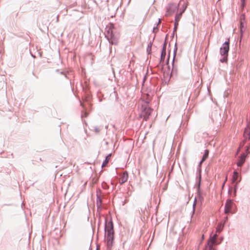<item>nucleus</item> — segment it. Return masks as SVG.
I'll list each match as a JSON object with an SVG mask.
<instances>
[{"label":"nucleus","instance_id":"32","mask_svg":"<svg viewBox=\"0 0 250 250\" xmlns=\"http://www.w3.org/2000/svg\"><path fill=\"white\" fill-rule=\"evenodd\" d=\"M202 239H204V234L202 235Z\"/></svg>","mask_w":250,"mask_h":250},{"label":"nucleus","instance_id":"36","mask_svg":"<svg viewBox=\"0 0 250 250\" xmlns=\"http://www.w3.org/2000/svg\"><path fill=\"white\" fill-rule=\"evenodd\" d=\"M240 148V147H239V148H238V150H237V152L239 151Z\"/></svg>","mask_w":250,"mask_h":250},{"label":"nucleus","instance_id":"20","mask_svg":"<svg viewBox=\"0 0 250 250\" xmlns=\"http://www.w3.org/2000/svg\"><path fill=\"white\" fill-rule=\"evenodd\" d=\"M166 55V51L165 50H162L161 54V58L160 60V63L162 62H164Z\"/></svg>","mask_w":250,"mask_h":250},{"label":"nucleus","instance_id":"16","mask_svg":"<svg viewBox=\"0 0 250 250\" xmlns=\"http://www.w3.org/2000/svg\"><path fill=\"white\" fill-rule=\"evenodd\" d=\"M224 223H219L216 227V232L220 233L223 229Z\"/></svg>","mask_w":250,"mask_h":250},{"label":"nucleus","instance_id":"19","mask_svg":"<svg viewBox=\"0 0 250 250\" xmlns=\"http://www.w3.org/2000/svg\"><path fill=\"white\" fill-rule=\"evenodd\" d=\"M102 200L100 195H97V207L98 208H100L102 205Z\"/></svg>","mask_w":250,"mask_h":250},{"label":"nucleus","instance_id":"8","mask_svg":"<svg viewBox=\"0 0 250 250\" xmlns=\"http://www.w3.org/2000/svg\"><path fill=\"white\" fill-rule=\"evenodd\" d=\"M105 234H112L114 233L113 229V224L111 220L107 222L105 220V226H104Z\"/></svg>","mask_w":250,"mask_h":250},{"label":"nucleus","instance_id":"5","mask_svg":"<svg viewBox=\"0 0 250 250\" xmlns=\"http://www.w3.org/2000/svg\"><path fill=\"white\" fill-rule=\"evenodd\" d=\"M229 49V40L226 41L220 49V53L221 55L228 56V52Z\"/></svg>","mask_w":250,"mask_h":250},{"label":"nucleus","instance_id":"17","mask_svg":"<svg viewBox=\"0 0 250 250\" xmlns=\"http://www.w3.org/2000/svg\"><path fill=\"white\" fill-rule=\"evenodd\" d=\"M175 22H174V30L173 32H175L177 30L178 26V22L180 20L181 17H175Z\"/></svg>","mask_w":250,"mask_h":250},{"label":"nucleus","instance_id":"38","mask_svg":"<svg viewBox=\"0 0 250 250\" xmlns=\"http://www.w3.org/2000/svg\"><path fill=\"white\" fill-rule=\"evenodd\" d=\"M105 186H104V187H106V186H107V185H106V184H104Z\"/></svg>","mask_w":250,"mask_h":250},{"label":"nucleus","instance_id":"18","mask_svg":"<svg viewBox=\"0 0 250 250\" xmlns=\"http://www.w3.org/2000/svg\"><path fill=\"white\" fill-rule=\"evenodd\" d=\"M175 48L174 50V56H173V61H172V71H171L172 74H173L174 73V71H175L174 63V60H175V55H176V51H177L176 44H175Z\"/></svg>","mask_w":250,"mask_h":250},{"label":"nucleus","instance_id":"11","mask_svg":"<svg viewBox=\"0 0 250 250\" xmlns=\"http://www.w3.org/2000/svg\"><path fill=\"white\" fill-rule=\"evenodd\" d=\"M128 178V172L126 171L124 172V173L122 174L120 179V183L121 185H123L125 183Z\"/></svg>","mask_w":250,"mask_h":250},{"label":"nucleus","instance_id":"15","mask_svg":"<svg viewBox=\"0 0 250 250\" xmlns=\"http://www.w3.org/2000/svg\"><path fill=\"white\" fill-rule=\"evenodd\" d=\"M111 156V154H109L107 156H106L105 160L103 162V164H102V167H105L106 166V165L107 164V163L109 161V160L110 159Z\"/></svg>","mask_w":250,"mask_h":250},{"label":"nucleus","instance_id":"14","mask_svg":"<svg viewBox=\"0 0 250 250\" xmlns=\"http://www.w3.org/2000/svg\"><path fill=\"white\" fill-rule=\"evenodd\" d=\"M239 177V173L235 170L233 171L232 178V183H236L239 181L238 178Z\"/></svg>","mask_w":250,"mask_h":250},{"label":"nucleus","instance_id":"37","mask_svg":"<svg viewBox=\"0 0 250 250\" xmlns=\"http://www.w3.org/2000/svg\"><path fill=\"white\" fill-rule=\"evenodd\" d=\"M169 55H168V58H167V61L169 60Z\"/></svg>","mask_w":250,"mask_h":250},{"label":"nucleus","instance_id":"30","mask_svg":"<svg viewBox=\"0 0 250 250\" xmlns=\"http://www.w3.org/2000/svg\"><path fill=\"white\" fill-rule=\"evenodd\" d=\"M228 219V217H227H227H226L225 218L224 222L223 223H224V224H225V222H226V221H227Z\"/></svg>","mask_w":250,"mask_h":250},{"label":"nucleus","instance_id":"12","mask_svg":"<svg viewBox=\"0 0 250 250\" xmlns=\"http://www.w3.org/2000/svg\"><path fill=\"white\" fill-rule=\"evenodd\" d=\"M244 137L246 140H250V123L248 124L245 129Z\"/></svg>","mask_w":250,"mask_h":250},{"label":"nucleus","instance_id":"22","mask_svg":"<svg viewBox=\"0 0 250 250\" xmlns=\"http://www.w3.org/2000/svg\"><path fill=\"white\" fill-rule=\"evenodd\" d=\"M161 19H159V21H158V22L157 23V25L156 26H154L153 28V33H156L157 32V30H158V25L161 23Z\"/></svg>","mask_w":250,"mask_h":250},{"label":"nucleus","instance_id":"25","mask_svg":"<svg viewBox=\"0 0 250 250\" xmlns=\"http://www.w3.org/2000/svg\"><path fill=\"white\" fill-rule=\"evenodd\" d=\"M222 56H223V57L220 59V62H227V60H228V56H225V55H222Z\"/></svg>","mask_w":250,"mask_h":250},{"label":"nucleus","instance_id":"10","mask_svg":"<svg viewBox=\"0 0 250 250\" xmlns=\"http://www.w3.org/2000/svg\"><path fill=\"white\" fill-rule=\"evenodd\" d=\"M246 158V154L245 153L241 154L238 158L237 166L239 167H241L245 162Z\"/></svg>","mask_w":250,"mask_h":250},{"label":"nucleus","instance_id":"2","mask_svg":"<svg viewBox=\"0 0 250 250\" xmlns=\"http://www.w3.org/2000/svg\"><path fill=\"white\" fill-rule=\"evenodd\" d=\"M148 103L149 102H147L145 104H142L141 109V112L139 116V118H143V120L145 121H147L148 119L149 116L153 111V109L148 106Z\"/></svg>","mask_w":250,"mask_h":250},{"label":"nucleus","instance_id":"28","mask_svg":"<svg viewBox=\"0 0 250 250\" xmlns=\"http://www.w3.org/2000/svg\"><path fill=\"white\" fill-rule=\"evenodd\" d=\"M166 47H167V43L166 42H165L164 43V44H163V48H162V50H165L166 51Z\"/></svg>","mask_w":250,"mask_h":250},{"label":"nucleus","instance_id":"33","mask_svg":"<svg viewBox=\"0 0 250 250\" xmlns=\"http://www.w3.org/2000/svg\"><path fill=\"white\" fill-rule=\"evenodd\" d=\"M59 16H57V21H58V20H59Z\"/></svg>","mask_w":250,"mask_h":250},{"label":"nucleus","instance_id":"29","mask_svg":"<svg viewBox=\"0 0 250 250\" xmlns=\"http://www.w3.org/2000/svg\"><path fill=\"white\" fill-rule=\"evenodd\" d=\"M244 142H243L242 143H241L240 145V147H242L244 145Z\"/></svg>","mask_w":250,"mask_h":250},{"label":"nucleus","instance_id":"24","mask_svg":"<svg viewBox=\"0 0 250 250\" xmlns=\"http://www.w3.org/2000/svg\"><path fill=\"white\" fill-rule=\"evenodd\" d=\"M152 44V43L151 42H149L147 45L146 51L148 54H150L151 52Z\"/></svg>","mask_w":250,"mask_h":250},{"label":"nucleus","instance_id":"21","mask_svg":"<svg viewBox=\"0 0 250 250\" xmlns=\"http://www.w3.org/2000/svg\"><path fill=\"white\" fill-rule=\"evenodd\" d=\"M241 177H240V179L238 182L234 183H235V185L234 186V196L236 195V191H237V189L238 188V185L239 183L241 181Z\"/></svg>","mask_w":250,"mask_h":250},{"label":"nucleus","instance_id":"9","mask_svg":"<svg viewBox=\"0 0 250 250\" xmlns=\"http://www.w3.org/2000/svg\"><path fill=\"white\" fill-rule=\"evenodd\" d=\"M177 9V5L176 4H170L167 8V12L168 15H172Z\"/></svg>","mask_w":250,"mask_h":250},{"label":"nucleus","instance_id":"4","mask_svg":"<svg viewBox=\"0 0 250 250\" xmlns=\"http://www.w3.org/2000/svg\"><path fill=\"white\" fill-rule=\"evenodd\" d=\"M234 205L233 200L231 199H228L227 200L225 205V210L224 212L225 214H228L229 213H234V211H232L231 209Z\"/></svg>","mask_w":250,"mask_h":250},{"label":"nucleus","instance_id":"23","mask_svg":"<svg viewBox=\"0 0 250 250\" xmlns=\"http://www.w3.org/2000/svg\"><path fill=\"white\" fill-rule=\"evenodd\" d=\"M196 202H197V199H196V198L195 197V199H194V203L193 204L192 215H193V214L195 212V207H196Z\"/></svg>","mask_w":250,"mask_h":250},{"label":"nucleus","instance_id":"7","mask_svg":"<svg viewBox=\"0 0 250 250\" xmlns=\"http://www.w3.org/2000/svg\"><path fill=\"white\" fill-rule=\"evenodd\" d=\"M208 154H209V151L208 149H206L205 150V152L202 157V158L201 161L200 162V163L198 165V167H197V170H198V172H199V184H200L201 179V165H202V164L208 158Z\"/></svg>","mask_w":250,"mask_h":250},{"label":"nucleus","instance_id":"34","mask_svg":"<svg viewBox=\"0 0 250 250\" xmlns=\"http://www.w3.org/2000/svg\"><path fill=\"white\" fill-rule=\"evenodd\" d=\"M96 250H100V248L99 247H97Z\"/></svg>","mask_w":250,"mask_h":250},{"label":"nucleus","instance_id":"13","mask_svg":"<svg viewBox=\"0 0 250 250\" xmlns=\"http://www.w3.org/2000/svg\"><path fill=\"white\" fill-rule=\"evenodd\" d=\"M245 22V17H243V18H241V19H240V32H241V34H242L245 31L246 28L244 26V22Z\"/></svg>","mask_w":250,"mask_h":250},{"label":"nucleus","instance_id":"6","mask_svg":"<svg viewBox=\"0 0 250 250\" xmlns=\"http://www.w3.org/2000/svg\"><path fill=\"white\" fill-rule=\"evenodd\" d=\"M114 234H105V238L107 244V248L110 250L114 244Z\"/></svg>","mask_w":250,"mask_h":250},{"label":"nucleus","instance_id":"1","mask_svg":"<svg viewBox=\"0 0 250 250\" xmlns=\"http://www.w3.org/2000/svg\"><path fill=\"white\" fill-rule=\"evenodd\" d=\"M105 37L106 38L109 43L112 44H117L118 42L119 34L116 30L114 25L109 23L105 28Z\"/></svg>","mask_w":250,"mask_h":250},{"label":"nucleus","instance_id":"31","mask_svg":"<svg viewBox=\"0 0 250 250\" xmlns=\"http://www.w3.org/2000/svg\"><path fill=\"white\" fill-rule=\"evenodd\" d=\"M102 187H103V188H105V187H104V184H102Z\"/></svg>","mask_w":250,"mask_h":250},{"label":"nucleus","instance_id":"39","mask_svg":"<svg viewBox=\"0 0 250 250\" xmlns=\"http://www.w3.org/2000/svg\"><path fill=\"white\" fill-rule=\"evenodd\" d=\"M105 186H104V187H106V186H107V185H106V184H104Z\"/></svg>","mask_w":250,"mask_h":250},{"label":"nucleus","instance_id":"35","mask_svg":"<svg viewBox=\"0 0 250 250\" xmlns=\"http://www.w3.org/2000/svg\"><path fill=\"white\" fill-rule=\"evenodd\" d=\"M84 114H85V117H86V116H87V113H86V112H85V113H84Z\"/></svg>","mask_w":250,"mask_h":250},{"label":"nucleus","instance_id":"26","mask_svg":"<svg viewBox=\"0 0 250 250\" xmlns=\"http://www.w3.org/2000/svg\"><path fill=\"white\" fill-rule=\"evenodd\" d=\"M250 145L246 146V153L247 154L250 153Z\"/></svg>","mask_w":250,"mask_h":250},{"label":"nucleus","instance_id":"27","mask_svg":"<svg viewBox=\"0 0 250 250\" xmlns=\"http://www.w3.org/2000/svg\"><path fill=\"white\" fill-rule=\"evenodd\" d=\"M241 6L243 8L245 5V0H241Z\"/></svg>","mask_w":250,"mask_h":250},{"label":"nucleus","instance_id":"3","mask_svg":"<svg viewBox=\"0 0 250 250\" xmlns=\"http://www.w3.org/2000/svg\"><path fill=\"white\" fill-rule=\"evenodd\" d=\"M217 234L216 233L214 234L212 236L211 235L205 246L204 250H216L214 246L219 244L217 242Z\"/></svg>","mask_w":250,"mask_h":250}]
</instances>
